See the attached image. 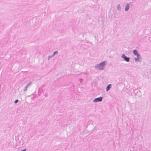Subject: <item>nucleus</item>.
<instances>
[{"label":"nucleus","mask_w":151,"mask_h":151,"mask_svg":"<svg viewBox=\"0 0 151 151\" xmlns=\"http://www.w3.org/2000/svg\"><path fill=\"white\" fill-rule=\"evenodd\" d=\"M105 62L104 61L99 64L97 65L96 66V67L99 70H102L103 69L104 67L105 66Z\"/></svg>","instance_id":"obj_1"},{"label":"nucleus","mask_w":151,"mask_h":151,"mask_svg":"<svg viewBox=\"0 0 151 151\" xmlns=\"http://www.w3.org/2000/svg\"><path fill=\"white\" fill-rule=\"evenodd\" d=\"M58 53V52L57 51H56V52H55L54 53V54H53V55H55V53Z\"/></svg>","instance_id":"obj_8"},{"label":"nucleus","mask_w":151,"mask_h":151,"mask_svg":"<svg viewBox=\"0 0 151 151\" xmlns=\"http://www.w3.org/2000/svg\"><path fill=\"white\" fill-rule=\"evenodd\" d=\"M111 85L110 84L106 88V91H108L109 90V89L111 88Z\"/></svg>","instance_id":"obj_5"},{"label":"nucleus","mask_w":151,"mask_h":151,"mask_svg":"<svg viewBox=\"0 0 151 151\" xmlns=\"http://www.w3.org/2000/svg\"><path fill=\"white\" fill-rule=\"evenodd\" d=\"M102 97H100L99 98H96L93 100V101L95 102H97L99 101H102Z\"/></svg>","instance_id":"obj_3"},{"label":"nucleus","mask_w":151,"mask_h":151,"mask_svg":"<svg viewBox=\"0 0 151 151\" xmlns=\"http://www.w3.org/2000/svg\"><path fill=\"white\" fill-rule=\"evenodd\" d=\"M122 58L124 59L127 62H129V58L126 56L124 55H122Z\"/></svg>","instance_id":"obj_4"},{"label":"nucleus","mask_w":151,"mask_h":151,"mask_svg":"<svg viewBox=\"0 0 151 151\" xmlns=\"http://www.w3.org/2000/svg\"><path fill=\"white\" fill-rule=\"evenodd\" d=\"M25 150H26V149H25V150H22L21 151H25Z\"/></svg>","instance_id":"obj_9"},{"label":"nucleus","mask_w":151,"mask_h":151,"mask_svg":"<svg viewBox=\"0 0 151 151\" xmlns=\"http://www.w3.org/2000/svg\"><path fill=\"white\" fill-rule=\"evenodd\" d=\"M18 100H16L14 101L15 103H17L18 102Z\"/></svg>","instance_id":"obj_7"},{"label":"nucleus","mask_w":151,"mask_h":151,"mask_svg":"<svg viewBox=\"0 0 151 151\" xmlns=\"http://www.w3.org/2000/svg\"><path fill=\"white\" fill-rule=\"evenodd\" d=\"M134 54L135 55H137V58H135V60L136 61H138L139 59V55L137 51L136 50H134Z\"/></svg>","instance_id":"obj_2"},{"label":"nucleus","mask_w":151,"mask_h":151,"mask_svg":"<svg viewBox=\"0 0 151 151\" xmlns=\"http://www.w3.org/2000/svg\"><path fill=\"white\" fill-rule=\"evenodd\" d=\"M129 8V4H127L126 5V7H125V10L126 11L128 10Z\"/></svg>","instance_id":"obj_6"}]
</instances>
